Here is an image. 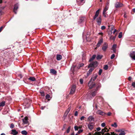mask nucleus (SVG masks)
Segmentation results:
<instances>
[{
    "label": "nucleus",
    "mask_w": 135,
    "mask_h": 135,
    "mask_svg": "<svg viewBox=\"0 0 135 135\" xmlns=\"http://www.w3.org/2000/svg\"><path fill=\"white\" fill-rule=\"evenodd\" d=\"M108 8L107 7H105L104 9L103 12V15L104 16V17H107V15H106V11L108 10Z\"/></svg>",
    "instance_id": "nucleus-8"
},
{
    "label": "nucleus",
    "mask_w": 135,
    "mask_h": 135,
    "mask_svg": "<svg viewBox=\"0 0 135 135\" xmlns=\"http://www.w3.org/2000/svg\"><path fill=\"white\" fill-rule=\"evenodd\" d=\"M29 79L32 81H35V78L34 77H30Z\"/></svg>",
    "instance_id": "nucleus-28"
},
{
    "label": "nucleus",
    "mask_w": 135,
    "mask_h": 135,
    "mask_svg": "<svg viewBox=\"0 0 135 135\" xmlns=\"http://www.w3.org/2000/svg\"><path fill=\"white\" fill-rule=\"evenodd\" d=\"M111 113L110 112H108V113H107V115H108V116H110V115H111Z\"/></svg>",
    "instance_id": "nucleus-56"
},
{
    "label": "nucleus",
    "mask_w": 135,
    "mask_h": 135,
    "mask_svg": "<svg viewBox=\"0 0 135 135\" xmlns=\"http://www.w3.org/2000/svg\"><path fill=\"white\" fill-rule=\"evenodd\" d=\"M135 55V52L134 51H132L131 52L130 54V56L132 57Z\"/></svg>",
    "instance_id": "nucleus-24"
},
{
    "label": "nucleus",
    "mask_w": 135,
    "mask_h": 135,
    "mask_svg": "<svg viewBox=\"0 0 135 135\" xmlns=\"http://www.w3.org/2000/svg\"><path fill=\"white\" fill-rule=\"evenodd\" d=\"M105 126V123H103L101 124V126L103 127H104Z\"/></svg>",
    "instance_id": "nucleus-43"
},
{
    "label": "nucleus",
    "mask_w": 135,
    "mask_h": 135,
    "mask_svg": "<svg viewBox=\"0 0 135 135\" xmlns=\"http://www.w3.org/2000/svg\"><path fill=\"white\" fill-rule=\"evenodd\" d=\"M108 131V129L106 128H104L102 130V133L103 134L105 132H107Z\"/></svg>",
    "instance_id": "nucleus-20"
},
{
    "label": "nucleus",
    "mask_w": 135,
    "mask_h": 135,
    "mask_svg": "<svg viewBox=\"0 0 135 135\" xmlns=\"http://www.w3.org/2000/svg\"><path fill=\"white\" fill-rule=\"evenodd\" d=\"M85 117L84 116H82L80 118V119L81 120H84V119Z\"/></svg>",
    "instance_id": "nucleus-44"
},
{
    "label": "nucleus",
    "mask_w": 135,
    "mask_h": 135,
    "mask_svg": "<svg viewBox=\"0 0 135 135\" xmlns=\"http://www.w3.org/2000/svg\"><path fill=\"white\" fill-rule=\"evenodd\" d=\"M110 39H111V40H115V37H114V36H111L110 37Z\"/></svg>",
    "instance_id": "nucleus-30"
},
{
    "label": "nucleus",
    "mask_w": 135,
    "mask_h": 135,
    "mask_svg": "<svg viewBox=\"0 0 135 135\" xmlns=\"http://www.w3.org/2000/svg\"><path fill=\"white\" fill-rule=\"evenodd\" d=\"M21 133L23 135H27V132L25 130L22 131L21 132Z\"/></svg>",
    "instance_id": "nucleus-23"
},
{
    "label": "nucleus",
    "mask_w": 135,
    "mask_h": 135,
    "mask_svg": "<svg viewBox=\"0 0 135 135\" xmlns=\"http://www.w3.org/2000/svg\"><path fill=\"white\" fill-rule=\"evenodd\" d=\"M109 5L108 4H108H106V6H105V7H107V8H108Z\"/></svg>",
    "instance_id": "nucleus-58"
},
{
    "label": "nucleus",
    "mask_w": 135,
    "mask_h": 135,
    "mask_svg": "<svg viewBox=\"0 0 135 135\" xmlns=\"http://www.w3.org/2000/svg\"><path fill=\"white\" fill-rule=\"evenodd\" d=\"M117 47V45L116 44L113 45L112 47V48L116 49Z\"/></svg>",
    "instance_id": "nucleus-41"
},
{
    "label": "nucleus",
    "mask_w": 135,
    "mask_h": 135,
    "mask_svg": "<svg viewBox=\"0 0 135 135\" xmlns=\"http://www.w3.org/2000/svg\"><path fill=\"white\" fill-rule=\"evenodd\" d=\"M70 129V127H69L66 131V132L67 133H68L69 132Z\"/></svg>",
    "instance_id": "nucleus-31"
},
{
    "label": "nucleus",
    "mask_w": 135,
    "mask_h": 135,
    "mask_svg": "<svg viewBox=\"0 0 135 135\" xmlns=\"http://www.w3.org/2000/svg\"><path fill=\"white\" fill-rule=\"evenodd\" d=\"M71 109V106H70L66 110V111L65 113L64 114V116H65L66 117L67 115H68V114L69 112L70 111V110Z\"/></svg>",
    "instance_id": "nucleus-13"
},
{
    "label": "nucleus",
    "mask_w": 135,
    "mask_h": 135,
    "mask_svg": "<svg viewBox=\"0 0 135 135\" xmlns=\"http://www.w3.org/2000/svg\"><path fill=\"white\" fill-rule=\"evenodd\" d=\"M101 86V84H98V86L97 87L96 89L97 90H98V89L100 88Z\"/></svg>",
    "instance_id": "nucleus-32"
},
{
    "label": "nucleus",
    "mask_w": 135,
    "mask_h": 135,
    "mask_svg": "<svg viewBox=\"0 0 135 135\" xmlns=\"http://www.w3.org/2000/svg\"><path fill=\"white\" fill-rule=\"evenodd\" d=\"M80 81L81 84H82L83 83V80L82 79H80Z\"/></svg>",
    "instance_id": "nucleus-48"
},
{
    "label": "nucleus",
    "mask_w": 135,
    "mask_h": 135,
    "mask_svg": "<svg viewBox=\"0 0 135 135\" xmlns=\"http://www.w3.org/2000/svg\"><path fill=\"white\" fill-rule=\"evenodd\" d=\"M117 31V30L116 29H115L114 31L113 32V33H114L115 32Z\"/></svg>",
    "instance_id": "nucleus-61"
},
{
    "label": "nucleus",
    "mask_w": 135,
    "mask_h": 135,
    "mask_svg": "<svg viewBox=\"0 0 135 135\" xmlns=\"http://www.w3.org/2000/svg\"><path fill=\"white\" fill-rule=\"evenodd\" d=\"M76 86L75 85H73L72 86L70 91V93L71 94H73L75 92V90Z\"/></svg>",
    "instance_id": "nucleus-4"
},
{
    "label": "nucleus",
    "mask_w": 135,
    "mask_h": 135,
    "mask_svg": "<svg viewBox=\"0 0 135 135\" xmlns=\"http://www.w3.org/2000/svg\"><path fill=\"white\" fill-rule=\"evenodd\" d=\"M18 8V4H16L15 5L13 9L14 12L15 14L17 13V10Z\"/></svg>",
    "instance_id": "nucleus-10"
},
{
    "label": "nucleus",
    "mask_w": 135,
    "mask_h": 135,
    "mask_svg": "<svg viewBox=\"0 0 135 135\" xmlns=\"http://www.w3.org/2000/svg\"><path fill=\"white\" fill-rule=\"evenodd\" d=\"M12 132L11 133L13 135H16L18 134V132L16 130L13 129L12 130Z\"/></svg>",
    "instance_id": "nucleus-16"
},
{
    "label": "nucleus",
    "mask_w": 135,
    "mask_h": 135,
    "mask_svg": "<svg viewBox=\"0 0 135 135\" xmlns=\"http://www.w3.org/2000/svg\"><path fill=\"white\" fill-rule=\"evenodd\" d=\"M102 72V69H100L99 71V75H100Z\"/></svg>",
    "instance_id": "nucleus-40"
},
{
    "label": "nucleus",
    "mask_w": 135,
    "mask_h": 135,
    "mask_svg": "<svg viewBox=\"0 0 135 135\" xmlns=\"http://www.w3.org/2000/svg\"><path fill=\"white\" fill-rule=\"evenodd\" d=\"M45 108V106L44 107H41V108L42 109H44V108Z\"/></svg>",
    "instance_id": "nucleus-60"
},
{
    "label": "nucleus",
    "mask_w": 135,
    "mask_h": 135,
    "mask_svg": "<svg viewBox=\"0 0 135 135\" xmlns=\"http://www.w3.org/2000/svg\"><path fill=\"white\" fill-rule=\"evenodd\" d=\"M125 133L124 132L120 133L119 134V135H124Z\"/></svg>",
    "instance_id": "nucleus-42"
},
{
    "label": "nucleus",
    "mask_w": 135,
    "mask_h": 135,
    "mask_svg": "<svg viewBox=\"0 0 135 135\" xmlns=\"http://www.w3.org/2000/svg\"><path fill=\"white\" fill-rule=\"evenodd\" d=\"M74 129L75 131L78 130V127L77 126H75Z\"/></svg>",
    "instance_id": "nucleus-39"
},
{
    "label": "nucleus",
    "mask_w": 135,
    "mask_h": 135,
    "mask_svg": "<svg viewBox=\"0 0 135 135\" xmlns=\"http://www.w3.org/2000/svg\"><path fill=\"white\" fill-rule=\"evenodd\" d=\"M101 18L100 17L98 18L97 19V22L99 25H100L101 23Z\"/></svg>",
    "instance_id": "nucleus-15"
},
{
    "label": "nucleus",
    "mask_w": 135,
    "mask_h": 135,
    "mask_svg": "<svg viewBox=\"0 0 135 135\" xmlns=\"http://www.w3.org/2000/svg\"><path fill=\"white\" fill-rule=\"evenodd\" d=\"M76 69L77 68L74 65L71 68V70L73 73H74L75 71L76 70Z\"/></svg>",
    "instance_id": "nucleus-11"
},
{
    "label": "nucleus",
    "mask_w": 135,
    "mask_h": 135,
    "mask_svg": "<svg viewBox=\"0 0 135 135\" xmlns=\"http://www.w3.org/2000/svg\"><path fill=\"white\" fill-rule=\"evenodd\" d=\"M100 10V9H98L96 12L95 15L93 17V19L94 20H95L96 18L98 16V15H99V12Z\"/></svg>",
    "instance_id": "nucleus-9"
},
{
    "label": "nucleus",
    "mask_w": 135,
    "mask_h": 135,
    "mask_svg": "<svg viewBox=\"0 0 135 135\" xmlns=\"http://www.w3.org/2000/svg\"><path fill=\"white\" fill-rule=\"evenodd\" d=\"M23 122L25 124H27L28 122V119L27 117H25L24 119H23Z\"/></svg>",
    "instance_id": "nucleus-12"
},
{
    "label": "nucleus",
    "mask_w": 135,
    "mask_h": 135,
    "mask_svg": "<svg viewBox=\"0 0 135 135\" xmlns=\"http://www.w3.org/2000/svg\"><path fill=\"white\" fill-rule=\"evenodd\" d=\"M50 95L48 94H47L46 96V99H48V98H50Z\"/></svg>",
    "instance_id": "nucleus-35"
},
{
    "label": "nucleus",
    "mask_w": 135,
    "mask_h": 135,
    "mask_svg": "<svg viewBox=\"0 0 135 135\" xmlns=\"http://www.w3.org/2000/svg\"><path fill=\"white\" fill-rule=\"evenodd\" d=\"M134 60H135V55L134 56H132V57H131Z\"/></svg>",
    "instance_id": "nucleus-54"
},
{
    "label": "nucleus",
    "mask_w": 135,
    "mask_h": 135,
    "mask_svg": "<svg viewBox=\"0 0 135 135\" xmlns=\"http://www.w3.org/2000/svg\"><path fill=\"white\" fill-rule=\"evenodd\" d=\"M62 58V56L58 54L56 56V59L57 60H60Z\"/></svg>",
    "instance_id": "nucleus-18"
},
{
    "label": "nucleus",
    "mask_w": 135,
    "mask_h": 135,
    "mask_svg": "<svg viewBox=\"0 0 135 135\" xmlns=\"http://www.w3.org/2000/svg\"><path fill=\"white\" fill-rule=\"evenodd\" d=\"M122 32H120L119 33V35H118V37L119 38H121L122 37Z\"/></svg>",
    "instance_id": "nucleus-29"
},
{
    "label": "nucleus",
    "mask_w": 135,
    "mask_h": 135,
    "mask_svg": "<svg viewBox=\"0 0 135 135\" xmlns=\"http://www.w3.org/2000/svg\"><path fill=\"white\" fill-rule=\"evenodd\" d=\"M3 27V26L1 27H0V32L2 31V30Z\"/></svg>",
    "instance_id": "nucleus-51"
},
{
    "label": "nucleus",
    "mask_w": 135,
    "mask_h": 135,
    "mask_svg": "<svg viewBox=\"0 0 135 135\" xmlns=\"http://www.w3.org/2000/svg\"><path fill=\"white\" fill-rule=\"evenodd\" d=\"M79 1V0H77V1L78 2ZM80 1L81 2L83 3L82 4H83L85 2V1L84 0H80Z\"/></svg>",
    "instance_id": "nucleus-37"
},
{
    "label": "nucleus",
    "mask_w": 135,
    "mask_h": 135,
    "mask_svg": "<svg viewBox=\"0 0 135 135\" xmlns=\"http://www.w3.org/2000/svg\"><path fill=\"white\" fill-rule=\"evenodd\" d=\"M133 11L134 12H135V8H133Z\"/></svg>",
    "instance_id": "nucleus-62"
},
{
    "label": "nucleus",
    "mask_w": 135,
    "mask_h": 135,
    "mask_svg": "<svg viewBox=\"0 0 135 135\" xmlns=\"http://www.w3.org/2000/svg\"><path fill=\"white\" fill-rule=\"evenodd\" d=\"M123 4L119 2H117L115 4V6L116 8H120L123 7Z\"/></svg>",
    "instance_id": "nucleus-3"
},
{
    "label": "nucleus",
    "mask_w": 135,
    "mask_h": 135,
    "mask_svg": "<svg viewBox=\"0 0 135 135\" xmlns=\"http://www.w3.org/2000/svg\"><path fill=\"white\" fill-rule=\"evenodd\" d=\"M1 135H5V134L4 133H2L1 134Z\"/></svg>",
    "instance_id": "nucleus-64"
},
{
    "label": "nucleus",
    "mask_w": 135,
    "mask_h": 135,
    "mask_svg": "<svg viewBox=\"0 0 135 135\" xmlns=\"http://www.w3.org/2000/svg\"><path fill=\"white\" fill-rule=\"evenodd\" d=\"M96 92L95 91H94L92 93L91 95L92 96L94 97L95 95Z\"/></svg>",
    "instance_id": "nucleus-34"
},
{
    "label": "nucleus",
    "mask_w": 135,
    "mask_h": 135,
    "mask_svg": "<svg viewBox=\"0 0 135 135\" xmlns=\"http://www.w3.org/2000/svg\"><path fill=\"white\" fill-rule=\"evenodd\" d=\"M108 48V44L106 42H105L103 45L102 49L103 51H105Z\"/></svg>",
    "instance_id": "nucleus-2"
},
{
    "label": "nucleus",
    "mask_w": 135,
    "mask_h": 135,
    "mask_svg": "<svg viewBox=\"0 0 135 135\" xmlns=\"http://www.w3.org/2000/svg\"><path fill=\"white\" fill-rule=\"evenodd\" d=\"M41 95L42 96H44V93L43 92H41Z\"/></svg>",
    "instance_id": "nucleus-49"
},
{
    "label": "nucleus",
    "mask_w": 135,
    "mask_h": 135,
    "mask_svg": "<svg viewBox=\"0 0 135 135\" xmlns=\"http://www.w3.org/2000/svg\"><path fill=\"white\" fill-rule=\"evenodd\" d=\"M105 28V26H103L101 27V29L102 30H104Z\"/></svg>",
    "instance_id": "nucleus-46"
},
{
    "label": "nucleus",
    "mask_w": 135,
    "mask_h": 135,
    "mask_svg": "<svg viewBox=\"0 0 135 135\" xmlns=\"http://www.w3.org/2000/svg\"><path fill=\"white\" fill-rule=\"evenodd\" d=\"M131 79L132 78L131 77H129L128 78V80L129 81H130L131 80Z\"/></svg>",
    "instance_id": "nucleus-59"
},
{
    "label": "nucleus",
    "mask_w": 135,
    "mask_h": 135,
    "mask_svg": "<svg viewBox=\"0 0 135 135\" xmlns=\"http://www.w3.org/2000/svg\"><path fill=\"white\" fill-rule=\"evenodd\" d=\"M103 42V40L102 38L100 39L99 41L98 44H97V47H99L100 45Z\"/></svg>",
    "instance_id": "nucleus-14"
},
{
    "label": "nucleus",
    "mask_w": 135,
    "mask_h": 135,
    "mask_svg": "<svg viewBox=\"0 0 135 135\" xmlns=\"http://www.w3.org/2000/svg\"><path fill=\"white\" fill-rule=\"evenodd\" d=\"M5 102L3 101L0 103V107H3L5 105Z\"/></svg>",
    "instance_id": "nucleus-25"
},
{
    "label": "nucleus",
    "mask_w": 135,
    "mask_h": 135,
    "mask_svg": "<svg viewBox=\"0 0 135 135\" xmlns=\"http://www.w3.org/2000/svg\"><path fill=\"white\" fill-rule=\"evenodd\" d=\"M97 61H95L93 62L92 63L90 64L89 66L88 67H95L97 66Z\"/></svg>",
    "instance_id": "nucleus-7"
},
{
    "label": "nucleus",
    "mask_w": 135,
    "mask_h": 135,
    "mask_svg": "<svg viewBox=\"0 0 135 135\" xmlns=\"http://www.w3.org/2000/svg\"><path fill=\"white\" fill-rule=\"evenodd\" d=\"M132 86L134 87H135V83L133 82L132 84Z\"/></svg>",
    "instance_id": "nucleus-50"
},
{
    "label": "nucleus",
    "mask_w": 135,
    "mask_h": 135,
    "mask_svg": "<svg viewBox=\"0 0 135 135\" xmlns=\"http://www.w3.org/2000/svg\"><path fill=\"white\" fill-rule=\"evenodd\" d=\"M2 8L1 7H0V15H1L2 14Z\"/></svg>",
    "instance_id": "nucleus-45"
},
{
    "label": "nucleus",
    "mask_w": 135,
    "mask_h": 135,
    "mask_svg": "<svg viewBox=\"0 0 135 135\" xmlns=\"http://www.w3.org/2000/svg\"><path fill=\"white\" fill-rule=\"evenodd\" d=\"M97 75L96 74L94 75L91 78L90 81H89L88 83V86L89 88L91 89L93 88L95 86V84L91 82V81L93 80L94 81L97 78Z\"/></svg>",
    "instance_id": "nucleus-1"
},
{
    "label": "nucleus",
    "mask_w": 135,
    "mask_h": 135,
    "mask_svg": "<svg viewBox=\"0 0 135 135\" xmlns=\"http://www.w3.org/2000/svg\"><path fill=\"white\" fill-rule=\"evenodd\" d=\"M96 129L98 131H99L100 130L101 128L100 127H98Z\"/></svg>",
    "instance_id": "nucleus-55"
},
{
    "label": "nucleus",
    "mask_w": 135,
    "mask_h": 135,
    "mask_svg": "<svg viewBox=\"0 0 135 135\" xmlns=\"http://www.w3.org/2000/svg\"><path fill=\"white\" fill-rule=\"evenodd\" d=\"M96 113L97 114H99V115H103L104 116L106 114L102 111L101 110H98L96 112Z\"/></svg>",
    "instance_id": "nucleus-5"
},
{
    "label": "nucleus",
    "mask_w": 135,
    "mask_h": 135,
    "mask_svg": "<svg viewBox=\"0 0 135 135\" xmlns=\"http://www.w3.org/2000/svg\"><path fill=\"white\" fill-rule=\"evenodd\" d=\"M112 50H113V52H115L116 51V49H115L114 48H112Z\"/></svg>",
    "instance_id": "nucleus-53"
},
{
    "label": "nucleus",
    "mask_w": 135,
    "mask_h": 135,
    "mask_svg": "<svg viewBox=\"0 0 135 135\" xmlns=\"http://www.w3.org/2000/svg\"><path fill=\"white\" fill-rule=\"evenodd\" d=\"M96 55H93L92 56V57L90 59L89 61H92L93 60L95 57H96Z\"/></svg>",
    "instance_id": "nucleus-26"
},
{
    "label": "nucleus",
    "mask_w": 135,
    "mask_h": 135,
    "mask_svg": "<svg viewBox=\"0 0 135 135\" xmlns=\"http://www.w3.org/2000/svg\"><path fill=\"white\" fill-rule=\"evenodd\" d=\"M124 17L125 18H126L127 17V16L126 14H125L124 15Z\"/></svg>",
    "instance_id": "nucleus-63"
},
{
    "label": "nucleus",
    "mask_w": 135,
    "mask_h": 135,
    "mask_svg": "<svg viewBox=\"0 0 135 135\" xmlns=\"http://www.w3.org/2000/svg\"><path fill=\"white\" fill-rule=\"evenodd\" d=\"M98 34L100 35H101L102 36L103 35V33L102 32H100L99 33H98Z\"/></svg>",
    "instance_id": "nucleus-57"
},
{
    "label": "nucleus",
    "mask_w": 135,
    "mask_h": 135,
    "mask_svg": "<svg viewBox=\"0 0 135 135\" xmlns=\"http://www.w3.org/2000/svg\"><path fill=\"white\" fill-rule=\"evenodd\" d=\"M83 131V130L82 129L80 130L78 132V134H80Z\"/></svg>",
    "instance_id": "nucleus-47"
},
{
    "label": "nucleus",
    "mask_w": 135,
    "mask_h": 135,
    "mask_svg": "<svg viewBox=\"0 0 135 135\" xmlns=\"http://www.w3.org/2000/svg\"><path fill=\"white\" fill-rule=\"evenodd\" d=\"M14 127V125L13 124H11L10 126V128H13Z\"/></svg>",
    "instance_id": "nucleus-38"
},
{
    "label": "nucleus",
    "mask_w": 135,
    "mask_h": 135,
    "mask_svg": "<svg viewBox=\"0 0 135 135\" xmlns=\"http://www.w3.org/2000/svg\"><path fill=\"white\" fill-rule=\"evenodd\" d=\"M103 57V55H98L97 56L96 58L97 60H99L102 58V57Z\"/></svg>",
    "instance_id": "nucleus-22"
},
{
    "label": "nucleus",
    "mask_w": 135,
    "mask_h": 135,
    "mask_svg": "<svg viewBox=\"0 0 135 135\" xmlns=\"http://www.w3.org/2000/svg\"><path fill=\"white\" fill-rule=\"evenodd\" d=\"M94 70V69L93 68H90L89 71H88V73H87V76H88L91 73L92 71L93 70Z\"/></svg>",
    "instance_id": "nucleus-19"
},
{
    "label": "nucleus",
    "mask_w": 135,
    "mask_h": 135,
    "mask_svg": "<svg viewBox=\"0 0 135 135\" xmlns=\"http://www.w3.org/2000/svg\"><path fill=\"white\" fill-rule=\"evenodd\" d=\"M78 112L77 111H76L75 112V113L74 114V115L75 116H77L78 115Z\"/></svg>",
    "instance_id": "nucleus-52"
},
{
    "label": "nucleus",
    "mask_w": 135,
    "mask_h": 135,
    "mask_svg": "<svg viewBox=\"0 0 135 135\" xmlns=\"http://www.w3.org/2000/svg\"><path fill=\"white\" fill-rule=\"evenodd\" d=\"M94 125L93 123L90 122L88 125V127L89 129L91 130L93 128Z\"/></svg>",
    "instance_id": "nucleus-6"
},
{
    "label": "nucleus",
    "mask_w": 135,
    "mask_h": 135,
    "mask_svg": "<svg viewBox=\"0 0 135 135\" xmlns=\"http://www.w3.org/2000/svg\"><path fill=\"white\" fill-rule=\"evenodd\" d=\"M115 55L114 54H113L110 57V59H113L115 57Z\"/></svg>",
    "instance_id": "nucleus-36"
},
{
    "label": "nucleus",
    "mask_w": 135,
    "mask_h": 135,
    "mask_svg": "<svg viewBox=\"0 0 135 135\" xmlns=\"http://www.w3.org/2000/svg\"><path fill=\"white\" fill-rule=\"evenodd\" d=\"M88 120L90 122L94 121V118L92 116H90L88 118Z\"/></svg>",
    "instance_id": "nucleus-17"
},
{
    "label": "nucleus",
    "mask_w": 135,
    "mask_h": 135,
    "mask_svg": "<svg viewBox=\"0 0 135 135\" xmlns=\"http://www.w3.org/2000/svg\"><path fill=\"white\" fill-rule=\"evenodd\" d=\"M111 126L115 128L117 127V125L116 122H114L113 124H112Z\"/></svg>",
    "instance_id": "nucleus-27"
},
{
    "label": "nucleus",
    "mask_w": 135,
    "mask_h": 135,
    "mask_svg": "<svg viewBox=\"0 0 135 135\" xmlns=\"http://www.w3.org/2000/svg\"><path fill=\"white\" fill-rule=\"evenodd\" d=\"M50 73L53 74H55L57 73L56 71L53 69H51L50 70Z\"/></svg>",
    "instance_id": "nucleus-21"
},
{
    "label": "nucleus",
    "mask_w": 135,
    "mask_h": 135,
    "mask_svg": "<svg viewBox=\"0 0 135 135\" xmlns=\"http://www.w3.org/2000/svg\"><path fill=\"white\" fill-rule=\"evenodd\" d=\"M108 66L107 65H105L104 66V69L105 70H106L108 69Z\"/></svg>",
    "instance_id": "nucleus-33"
}]
</instances>
